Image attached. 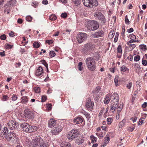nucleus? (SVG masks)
Instances as JSON below:
<instances>
[{"mask_svg":"<svg viewBox=\"0 0 147 147\" xmlns=\"http://www.w3.org/2000/svg\"><path fill=\"white\" fill-rule=\"evenodd\" d=\"M110 96L111 104V110L113 112H114L117 109L119 112H120L123 107V104H119V98L118 94L116 93L112 94Z\"/></svg>","mask_w":147,"mask_h":147,"instance_id":"f257e3e1","label":"nucleus"},{"mask_svg":"<svg viewBox=\"0 0 147 147\" xmlns=\"http://www.w3.org/2000/svg\"><path fill=\"white\" fill-rule=\"evenodd\" d=\"M49 145L45 143L42 139L36 137L32 140L30 147H48Z\"/></svg>","mask_w":147,"mask_h":147,"instance_id":"f03ea898","label":"nucleus"},{"mask_svg":"<svg viewBox=\"0 0 147 147\" xmlns=\"http://www.w3.org/2000/svg\"><path fill=\"white\" fill-rule=\"evenodd\" d=\"M20 124L23 131L26 132H33L37 129V127L30 125L27 123H24Z\"/></svg>","mask_w":147,"mask_h":147,"instance_id":"7ed1b4c3","label":"nucleus"},{"mask_svg":"<svg viewBox=\"0 0 147 147\" xmlns=\"http://www.w3.org/2000/svg\"><path fill=\"white\" fill-rule=\"evenodd\" d=\"M86 62L88 68L90 71H94L96 68V63L92 57L87 58Z\"/></svg>","mask_w":147,"mask_h":147,"instance_id":"20e7f679","label":"nucleus"},{"mask_svg":"<svg viewBox=\"0 0 147 147\" xmlns=\"http://www.w3.org/2000/svg\"><path fill=\"white\" fill-rule=\"evenodd\" d=\"M86 27L90 30L93 31L97 29L99 27L98 22L93 20H90L87 22Z\"/></svg>","mask_w":147,"mask_h":147,"instance_id":"39448f33","label":"nucleus"},{"mask_svg":"<svg viewBox=\"0 0 147 147\" xmlns=\"http://www.w3.org/2000/svg\"><path fill=\"white\" fill-rule=\"evenodd\" d=\"M82 2L84 5L87 7L91 8L98 5L96 0H82Z\"/></svg>","mask_w":147,"mask_h":147,"instance_id":"423d86ee","label":"nucleus"},{"mask_svg":"<svg viewBox=\"0 0 147 147\" xmlns=\"http://www.w3.org/2000/svg\"><path fill=\"white\" fill-rule=\"evenodd\" d=\"M79 133L78 130L77 129H73L67 135V138L70 140H72L75 138H77L79 135Z\"/></svg>","mask_w":147,"mask_h":147,"instance_id":"0eeeda50","label":"nucleus"},{"mask_svg":"<svg viewBox=\"0 0 147 147\" xmlns=\"http://www.w3.org/2000/svg\"><path fill=\"white\" fill-rule=\"evenodd\" d=\"M87 35L86 34L80 32L77 34V40L79 43L82 42L83 41L85 40L86 39Z\"/></svg>","mask_w":147,"mask_h":147,"instance_id":"6e6552de","label":"nucleus"},{"mask_svg":"<svg viewBox=\"0 0 147 147\" xmlns=\"http://www.w3.org/2000/svg\"><path fill=\"white\" fill-rule=\"evenodd\" d=\"M7 124L9 128L12 130H15L17 129L19 125L16 121L13 120L9 121Z\"/></svg>","mask_w":147,"mask_h":147,"instance_id":"1a4fd4ad","label":"nucleus"},{"mask_svg":"<svg viewBox=\"0 0 147 147\" xmlns=\"http://www.w3.org/2000/svg\"><path fill=\"white\" fill-rule=\"evenodd\" d=\"M94 16L98 20H100L102 21V23H105L106 20L104 15L100 12H96L95 13Z\"/></svg>","mask_w":147,"mask_h":147,"instance_id":"9d476101","label":"nucleus"},{"mask_svg":"<svg viewBox=\"0 0 147 147\" xmlns=\"http://www.w3.org/2000/svg\"><path fill=\"white\" fill-rule=\"evenodd\" d=\"M94 46L92 43H88L85 45L82 50L84 52H86L88 51H90L94 50Z\"/></svg>","mask_w":147,"mask_h":147,"instance_id":"9b49d317","label":"nucleus"},{"mask_svg":"<svg viewBox=\"0 0 147 147\" xmlns=\"http://www.w3.org/2000/svg\"><path fill=\"white\" fill-rule=\"evenodd\" d=\"M62 127L61 125H57L53 127L51 130V133L53 134H58L62 130Z\"/></svg>","mask_w":147,"mask_h":147,"instance_id":"f8f14e48","label":"nucleus"},{"mask_svg":"<svg viewBox=\"0 0 147 147\" xmlns=\"http://www.w3.org/2000/svg\"><path fill=\"white\" fill-rule=\"evenodd\" d=\"M94 103L92 101L90 98H88L86 100V106L87 109L90 111H92L93 109Z\"/></svg>","mask_w":147,"mask_h":147,"instance_id":"ddd939ff","label":"nucleus"},{"mask_svg":"<svg viewBox=\"0 0 147 147\" xmlns=\"http://www.w3.org/2000/svg\"><path fill=\"white\" fill-rule=\"evenodd\" d=\"M24 115L25 117L30 119L34 118V114L32 111L29 110H26L24 111Z\"/></svg>","mask_w":147,"mask_h":147,"instance_id":"4468645a","label":"nucleus"},{"mask_svg":"<svg viewBox=\"0 0 147 147\" xmlns=\"http://www.w3.org/2000/svg\"><path fill=\"white\" fill-rule=\"evenodd\" d=\"M5 138L8 141H13V140H15L16 138V134H15L13 132H10L7 134V135L4 136V138Z\"/></svg>","mask_w":147,"mask_h":147,"instance_id":"2eb2a0df","label":"nucleus"},{"mask_svg":"<svg viewBox=\"0 0 147 147\" xmlns=\"http://www.w3.org/2000/svg\"><path fill=\"white\" fill-rule=\"evenodd\" d=\"M104 34V32L102 30H100L95 32L93 34V36L94 38H99L103 36Z\"/></svg>","mask_w":147,"mask_h":147,"instance_id":"dca6fc26","label":"nucleus"},{"mask_svg":"<svg viewBox=\"0 0 147 147\" xmlns=\"http://www.w3.org/2000/svg\"><path fill=\"white\" fill-rule=\"evenodd\" d=\"M56 123V121L54 119H51L48 122V125L49 127H54Z\"/></svg>","mask_w":147,"mask_h":147,"instance_id":"f3484780","label":"nucleus"},{"mask_svg":"<svg viewBox=\"0 0 147 147\" xmlns=\"http://www.w3.org/2000/svg\"><path fill=\"white\" fill-rule=\"evenodd\" d=\"M74 122L77 124H81L83 121V118L78 117L75 118L73 120Z\"/></svg>","mask_w":147,"mask_h":147,"instance_id":"a211bd4d","label":"nucleus"},{"mask_svg":"<svg viewBox=\"0 0 147 147\" xmlns=\"http://www.w3.org/2000/svg\"><path fill=\"white\" fill-rule=\"evenodd\" d=\"M100 87L98 86L97 87L96 89L94 90L93 91V92L94 93L93 96L94 97H97L96 96L98 95L97 94H98V92L100 90Z\"/></svg>","mask_w":147,"mask_h":147,"instance_id":"6ab92c4d","label":"nucleus"},{"mask_svg":"<svg viewBox=\"0 0 147 147\" xmlns=\"http://www.w3.org/2000/svg\"><path fill=\"white\" fill-rule=\"evenodd\" d=\"M120 71L121 72H125L126 73H129V69L127 68L126 66L125 65H123L121 67L120 69Z\"/></svg>","mask_w":147,"mask_h":147,"instance_id":"aec40b11","label":"nucleus"},{"mask_svg":"<svg viewBox=\"0 0 147 147\" xmlns=\"http://www.w3.org/2000/svg\"><path fill=\"white\" fill-rule=\"evenodd\" d=\"M8 132V130L7 128L6 127L4 128L3 130V132L2 133L0 134V136L1 137H3V136L7 135L6 134Z\"/></svg>","mask_w":147,"mask_h":147,"instance_id":"412c9836","label":"nucleus"},{"mask_svg":"<svg viewBox=\"0 0 147 147\" xmlns=\"http://www.w3.org/2000/svg\"><path fill=\"white\" fill-rule=\"evenodd\" d=\"M16 0H11L6 4L7 7H10V6H13L16 3Z\"/></svg>","mask_w":147,"mask_h":147,"instance_id":"4be33fe9","label":"nucleus"},{"mask_svg":"<svg viewBox=\"0 0 147 147\" xmlns=\"http://www.w3.org/2000/svg\"><path fill=\"white\" fill-rule=\"evenodd\" d=\"M84 142V140L82 138L77 137L76 140V142L78 144H82Z\"/></svg>","mask_w":147,"mask_h":147,"instance_id":"5701e85b","label":"nucleus"},{"mask_svg":"<svg viewBox=\"0 0 147 147\" xmlns=\"http://www.w3.org/2000/svg\"><path fill=\"white\" fill-rule=\"evenodd\" d=\"M22 100L21 102L23 104H26L28 102L27 97L26 96H24L21 98Z\"/></svg>","mask_w":147,"mask_h":147,"instance_id":"b1692460","label":"nucleus"},{"mask_svg":"<svg viewBox=\"0 0 147 147\" xmlns=\"http://www.w3.org/2000/svg\"><path fill=\"white\" fill-rule=\"evenodd\" d=\"M43 69L42 67L39 66L36 70V73L38 74H42L43 73Z\"/></svg>","mask_w":147,"mask_h":147,"instance_id":"393cba45","label":"nucleus"},{"mask_svg":"<svg viewBox=\"0 0 147 147\" xmlns=\"http://www.w3.org/2000/svg\"><path fill=\"white\" fill-rule=\"evenodd\" d=\"M49 18L51 20H55L57 19V17L55 14H52L49 17Z\"/></svg>","mask_w":147,"mask_h":147,"instance_id":"a878e982","label":"nucleus"},{"mask_svg":"<svg viewBox=\"0 0 147 147\" xmlns=\"http://www.w3.org/2000/svg\"><path fill=\"white\" fill-rule=\"evenodd\" d=\"M126 121L125 119H123L121 121L119 124V127L120 128L121 127H122L125 124Z\"/></svg>","mask_w":147,"mask_h":147,"instance_id":"bb28decb","label":"nucleus"},{"mask_svg":"<svg viewBox=\"0 0 147 147\" xmlns=\"http://www.w3.org/2000/svg\"><path fill=\"white\" fill-rule=\"evenodd\" d=\"M120 80V79H119V77L118 76H116L115 78L114 79V82L116 86H118V82Z\"/></svg>","mask_w":147,"mask_h":147,"instance_id":"cd10ccee","label":"nucleus"},{"mask_svg":"<svg viewBox=\"0 0 147 147\" xmlns=\"http://www.w3.org/2000/svg\"><path fill=\"white\" fill-rule=\"evenodd\" d=\"M41 62L46 67V69L47 71V72L49 73V71L48 70V64L46 62L45 60H41Z\"/></svg>","mask_w":147,"mask_h":147,"instance_id":"c85d7f7f","label":"nucleus"},{"mask_svg":"<svg viewBox=\"0 0 147 147\" xmlns=\"http://www.w3.org/2000/svg\"><path fill=\"white\" fill-rule=\"evenodd\" d=\"M110 138L109 137L106 136V137L105 138V142L104 143V144L103 145V147H104L108 143L110 140Z\"/></svg>","mask_w":147,"mask_h":147,"instance_id":"c756f323","label":"nucleus"},{"mask_svg":"<svg viewBox=\"0 0 147 147\" xmlns=\"http://www.w3.org/2000/svg\"><path fill=\"white\" fill-rule=\"evenodd\" d=\"M117 53H119V54H121V55L122 54V50L121 47L120 45H119L118 46L117 48Z\"/></svg>","mask_w":147,"mask_h":147,"instance_id":"7c9ffc66","label":"nucleus"},{"mask_svg":"<svg viewBox=\"0 0 147 147\" xmlns=\"http://www.w3.org/2000/svg\"><path fill=\"white\" fill-rule=\"evenodd\" d=\"M82 62H79L78 65V70L80 71H81L83 69V67H82Z\"/></svg>","mask_w":147,"mask_h":147,"instance_id":"2f4dec72","label":"nucleus"},{"mask_svg":"<svg viewBox=\"0 0 147 147\" xmlns=\"http://www.w3.org/2000/svg\"><path fill=\"white\" fill-rule=\"evenodd\" d=\"M55 55L56 54L53 51H51L49 53V56L51 58L55 57Z\"/></svg>","mask_w":147,"mask_h":147,"instance_id":"473e14b6","label":"nucleus"},{"mask_svg":"<svg viewBox=\"0 0 147 147\" xmlns=\"http://www.w3.org/2000/svg\"><path fill=\"white\" fill-rule=\"evenodd\" d=\"M33 46L34 48H37L39 47L40 44L38 42H35L33 43Z\"/></svg>","mask_w":147,"mask_h":147,"instance_id":"72a5a7b5","label":"nucleus"},{"mask_svg":"<svg viewBox=\"0 0 147 147\" xmlns=\"http://www.w3.org/2000/svg\"><path fill=\"white\" fill-rule=\"evenodd\" d=\"M70 145L69 144L65 142L62 144L61 147H70Z\"/></svg>","mask_w":147,"mask_h":147,"instance_id":"f704fd0d","label":"nucleus"},{"mask_svg":"<svg viewBox=\"0 0 147 147\" xmlns=\"http://www.w3.org/2000/svg\"><path fill=\"white\" fill-rule=\"evenodd\" d=\"M114 34L115 33L112 32H111L109 34L108 37L110 38H112L113 37Z\"/></svg>","mask_w":147,"mask_h":147,"instance_id":"c9c22d12","label":"nucleus"},{"mask_svg":"<svg viewBox=\"0 0 147 147\" xmlns=\"http://www.w3.org/2000/svg\"><path fill=\"white\" fill-rule=\"evenodd\" d=\"M110 100V98L109 97H108L107 96L105 98V99L104 100V103H106V104L108 103L109 102V101Z\"/></svg>","mask_w":147,"mask_h":147,"instance_id":"e433bc0d","label":"nucleus"},{"mask_svg":"<svg viewBox=\"0 0 147 147\" xmlns=\"http://www.w3.org/2000/svg\"><path fill=\"white\" fill-rule=\"evenodd\" d=\"M113 121V119L112 118H108L107 119V122L109 125L111 124Z\"/></svg>","mask_w":147,"mask_h":147,"instance_id":"4c0bfd02","label":"nucleus"},{"mask_svg":"<svg viewBox=\"0 0 147 147\" xmlns=\"http://www.w3.org/2000/svg\"><path fill=\"white\" fill-rule=\"evenodd\" d=\"M34 90L36 93H39L40 92V88L39 87L34 88Z\"/></svg>","mask_w":147,"mask_h":147,"instance_id":"58836bf2","label":"nucleus"},{"mask_svg":"<svg viewBox=\"0 0 147 147\" xmlns=\"http://www.w3.org/2000/svg\"><path fill=\"white\" fill-rule=\"evenodd\" d=\"M73 3L76 5H78L80 4L79 0H72Z\"/></svg>","mask_w":147,"mask_h":147,"instance_id":"ea45409f","label":"nucleus"},{"mask_svg":"<svg viewBox=\"0 0 147 147\" xmlns=\"http://www.w3.org/2000/svg\"><path fill=\"white\" fill-rule=\"evenodd\" d=\"M9 97L7 95H3L2 98V100L3 101H5L8 100Z\"/></svg>","mask_w":147,"mask_h":147,"instance_id":"a19ab883","label":"nucleus"},{"mask_svg":"<svg viewBox=\"0 0 147 147\" xmlns=\"http://www.w3.org/2000/svg\"><path fill=\"white\" fill-rule=\"evenodd\" d=\"M139 47L141 49L144 51L146 49V46L144 45H140Z\"/></svg>","mask_w":147,"mask_h":147,"instance_id":"79ce46f5","label":"nucleus"},{"mask_svg":"<svg viewBox=\"0 0 147 147\" xmlns=\"http://www.w3.org/2000/svg\"><path fill=\"white\" fill-rule=\"evenodd\" d=\"M140 56L139 55H137L134 57V60L136 61H138L140 60Z\"/></svg>","mask_w":147,"mask_h":147,"instance_id":"37998d69","label":"nucleus"},{"mask_svg":"<svg viewBox=\"0 0 147 147\" xmlns=\"http://www.w3.org/2000/svg\"><path fill=\"white\" fill-rule=\"evenodd\" d=\"M125 23L126 24L129 25L130 23V21H129L128 19L127 18V16H126L125 17Z\"/></svg>","mask_w":147,"mask_h":147,"instance_id":"c03bdc74","label":"nucleus"},{"mask_svg":"<svg viewBox=\"0 0 147 147\" xmlns=\"http://www.w3.org/2000/svg\"><path fill=\"white\" fill-rule=\"evenodd\" d=\"M119 35V34L118 32H117L114 38V42H116L118 38V36Z\"/></svg>","mask_w":147,"mask_h":147,"instance_id":"a18cd8bd","label":"nucleus"},{"mask_svg":"<svg viewBox=\"0 0 147 147\" xmlns=\"http://www.w3.org/2000/svg\"><path fill=\"white\" fill-rule=\"evenodd\" d=\"M32 19V17L30 16H28L26 17V20L28 22H31Z\"/></svg>","mask_w":147,"mask_h":147,"instance_id":"49530a36","label":"nucleus"},{"mask_svg":"<svg viewBox=\"0 0 147 147\" xmlns=\"http://www.w3.org/2000/svg\"><path fill=\"white\" fill-rule=\"evenodd\" d=\"M0 38L1 40H5L6 38V36L5 34L2 35L0 36Z\"/></svg>","mask_w":147,"mask_h":147,"instance_id":"de8ad7c7","label":"nucleus"},{"mask_svg":"<svg viewBox=\"0 0 147 147\" xmlns=\"http://www.w3.org/2000/svg\"><path fill=\"white\" fill-rule=\"evenodd\" d=\"M136 42V40H135L134 39H131L130 40H129V41L127 42V45H129V43H131L133 42Z\"/></svg>","mask_w":147,"mask_h":147,"instance_id":"09e8293b","label":"nucleus"},{"mask_svg":"<svg viewBox=\"0 0 147 147\" xmlns=\"http://www.w3.org/2000/svg\"><path fill=\"white\" fill-rule=\"evenodd\" d=\"M142 63L144 66H146L147 65V61L145 60L142 59Z\"/></svg>","mask_w":147,"mask_h":147,"instance_id":"8fccbe9b","label":"nucleus"},{"mask_svg":"<svg viewBox=\"0 0 147 147\" xmlns=\"http://www.w3.org/2000/svg\"><path fill=\"white\" fill-rule=\"evenodd\" d=\"M42 102H44L46 101L47 99V96H43L42 97Z\"/></svg>","mask_w":147,"mask_h":147,"instance_id":"3c124183","label":"nucleus"},{"mask_svg":"<svg viewBox=\"0 0 147 147\" xmlns=\"http://www.w3.org/2000/svg\"><path fill=\"white\" fill-rule=\"evenodd\" d=\"M67 14L66 13H62L61 15V17L62 18H65L67 17Z\"/></svg>","mask_w":147,"mask_h":147,"instance_id":"603ef678","label":"nucleus"},{"mask_svg":"<svg viewBox=\"0 0 147 147\" xmlns=\"http://www.w3.org/2000/svg\"><path fill=\"white\" fill-rule=\"evenodd\" d=\"M17 96L13 95L12 97V100L13 101H16L17 99Z\"/></svg>","mask_w":147,"mask_h":147,"instance_id":"864d4df0","label":"nucleus"},{"mask_svg":"<svg viewBox=\"0 0 147 147\" xmlns=\"http://www.w3.org/2000/svg\"><path fill=\"white\" fill-rule=\"evenodd\" d=\"M129 48L132 49H133L136 46L135 44H129Z\"/></svg>","mask_w":147,"mask_h":147,"instance_id":"5fc2aeb1","label":"nucleus"},{"mask_svg":"<svg viewBox=\"0 0 147 147\" xmlns=\"http://www.w3.org/2000/svg\"><path fill=\"white\" fill-rule=\"evenodd\" d=\"M84 114L85 115V116L87 118H89L90 117V114L87 113L85 112H84Z\"/></svg>","mask_w":147,"mask_h":147,"instance_id":"6e6d98bb","label":"nucleus"},{"mask_svg":"<svg viewBox=\"0 0 147 147\" xmlns=\"http://www.w3.org/2000/svg\"><path fill=\"white\" fill-rule=\"evenodd\" d=\"M46 42L49 44V45H50L52 44L53 42L52 40H46Z\"/></svg>","mask_w":147,"mask_h":147,"instance_id":"4d7b16f0","label":"nucleus"},{"mask_svg":"<svg viewBox=\"0 0 147 147\" xmlns=\"http://www.w3.org/2000/svg\"><path fill=\"white\" fill-rule=\"evenodd\" d=\"M142 119H144V118H142L141 119H140L139 121V124H142L143 123V120H142Z\"/></svg>","mask_w":147,"mask_h":147,"instance_id":"13d9d810","label":"nucleus"},{"mask_svg":"<svg viewBox=\"0 0 147 147\" xmlns=\"http://www.w3.org/2000/svg\"><path fill=\"white\" fill-rule=\"evenodd\" d=\"M131 85H132V83H129L128 84H127V88L129 89H130L131 88Z\"/></svg>","mask_w":147,"mask_h":147,"instance_id":"bf43d9fd","label":"nucleus"},{"mask_svg":"<svg viewBox=\"0 0 147 147\" xmlns=\"http://www.w3.org/2000/svg\"><path fill=\"white\" fill-rule=\"evenodd\" d=\"M9 35L10 37H13L14 36V32L13 31H11V33L9 34Z\"/></svg>","mask_w":147,"mask_h":147,"instance_id":"052dcab7","label":"nucleus"},{"mask_svg":"<svg viewBox=\"0 0 147 147\" xmlns=\"http://www.w3.org/2000/svg\"><path fill=\"white\" fill-rule=\"evenodd\" d=\"M21 63L20 62H18V63H16L15 64V65L16 67H19L21 65Z\"/></svg>","mask_w":147,"mask_h":147,"instance_id":"680f3d73","label":"nucleus"},{"mask_svg":"<svg viewBox=\"0 0 147 147\" xmlns=\"http://www.w3.org/2000/svg\"><path fill=\"white\" fill-rule=\"evenodd\" d=\"M134 31V29L132 28H131L127 30V31L129 33L131 32Z\"/></svg>","mask_w":147,"mask_h":147,"instance_id":"e2e57ef3","label":"nucleus"},{"mask_svg":"<svg viewBox=\"0 0 147 147\" xmlns=\"http://www.w3.org/2000/svg\"><path fill=\"white\" fill-rule=\"evenodd\" d=\"M147 106V102H144L142 105V107L143 108H145Z\"/></svg>","mask_w":147,"mask_h":147,"instance_id":"0e129e2a","label":"nucleus"},{"mask_svg":"<svg viewBox=\"0 0 147 147\" xmlns=\"http://www.w3.org/2000/svg\"><path fill=\"white\" fill-rule=\"evenodd\" d=\"M52 107V105L50 104H49L47 105V108L49 110H51Z\"/></svg>","mask_w":147,"mask_h":147,"instance_id":"69168bd1","label":"nucleus"},{"mask_svg":"<svg viewBox=\"0 0 147 147\" xmlns=\"http://www.w3.org/2000/svg\"><path fill=\"white\" fill-rule=\"evenodd\" d=\"M0 55L1 57H3L5 56V54L4 53V51L1 52L0 53Z\"/></svg>","mask_w":147,"mask_h":147,"instance_id":"338daca9","label":"nucleus"},{"mask_svg":"<svg viewBox=\"0 0 147 147\" xmlns=\"http://www.w3.org/2000/svg\"><path fill=\"white\" fill-rule=\"evenodd\" d=\"M127 58L129 60L131 61L133 59V56L131 55H130Z\"/></svg>","mask_w":147,"mask_h":147,"instance_id":"774afa93","label":"nucleus"}]
</instances>
